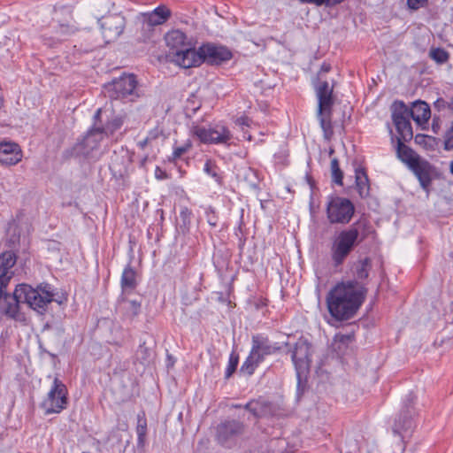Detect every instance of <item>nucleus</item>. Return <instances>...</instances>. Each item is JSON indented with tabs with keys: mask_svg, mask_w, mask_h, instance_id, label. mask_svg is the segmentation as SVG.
Masks as SVG:
<instances>
[{
	"mask_svg": "<svg viewBox=\"0 0 453 453\" xmlns=\"http://www.w3.org/2000/svg\"><path fill=\"white\" fill-rule=\"evenodd\" d=\"M264 357L265 355L252 345L249 357L241 367V372L248 375L253 374L257 365L264 360Z\"/></svg>",
	"mask_w": 453,
	"mask_h": 453,
	"instance_id": "25",
	"label": "nucleus"
},
{
	"mask_svg": "<svg viewBox=\"0 0 453 453\" xmlns=\"http://www.w3.org/2000/svg\"><path fill=\"white\" fill-rule=\"evenodd\" d=\"M149 355V349L144 344L140 345L138 349L136 350V357L138 359H141L142 361H145Z\"/></svg>",
	"mask_w": 453,
	"mask_h": 453,
	"instance_id": "42",
	"label": "nucleus"
},
{
	"mask_svg": "<svg viewBox=\"0 0 453 453\" xmlns=\"http://www.w3.org/2000/svg\"><path fill=\"white\" fill-rule=\"evenodd\" d=\"M67 404V388L65 385L55 378L53 385L49 391L47 397L43 400L42 406L46 414L59 413L66 408Z\"/></svg>",
	"mask_w": 453,
	"mask_h": 453,
	"instance_id": "5",
	"label": "nucleus"
},
{
	"mask_svg": "<svg viewBox=\"0 0 453 453\" xmlns=\"http://www.w3.org/2000/svg\"><path fill=\"white\" fill-rule=\"evenodd\" d=\"M102 113V109L99 108L95 116V124L93 127L88 132L87 135L84 137L83 140V146L85 149L89 150H93L96 149L100 143V142L104 138L103 134V129L101 127H98V121H100V117Z\"/></svg>",
	"mask_w": 453,
	"mask_h": 453,
	"instance_id": "18",
	"label": "nucleus"
},
{
	"mask_svg": "<svg viewBox=\"0 0 453 453\" xmlns=\"http://www.w3.org/2000/svg\"><path fill=\"white\" fill-rule=\"evenodd\" d=\"M408 116V108L403 103H399V106L392 113V119L399 134L397 140L401 139V141L407 142L413 136L412 127Z\"/></svg>",
	"mask_w": 453,
	"mask_h": 453,
	"instance_id": "11",
	"label": "nucleus"
},
{
	"mask_svg": "<svg viewBox=\"0 0 453 453\" xmlns=\"http://www.w3.org/2000/svg\"><path fill=\"white\" fill-rule=\"evenodd\" d=\"M330 70H331L330 65L323 64L321 65V68H320L319 72V77H320L322 75V73H328Z\"/></svg>",
	"mask_w": 453,
	"mask_h": 453,
	"instance_id": "49",
	"label": "nucleus"
},
{
	"mask_svg": "<svg viewBox=\"0 0 453 453\" xmlns=\"http://www.w3.org/2000/svg\"><path fill=\"white\" fill-rule=\"evenodd\" d=\"M356 187L361 197L369 195L370 185L366 173L364 169H356L355 171Z\"/></svg>",
	"mask_w": 453,
	"mask_h": 453,
	"instance_id": "27",
	"label": "nucleus"
},
{
	"mask_svg": "<svg viewBox=\"0 0 453 453\" xmlns=\"http://www.w3.org/2000/svg\"><path fill=\"white\" fill-rule=\"evenodd\" d=\"M22 159V150L19 145L13 142H0V164L4 165H14Z\"/></svg>",
	"mask_w": 453,
	"mask_h": 453,
	"instance_id": "15",
	"label": "nucleus"
},
{
	"mask_svg": "<svg viewBox=\"0 0 453 453\" xmlns=\"http://www.w3.org/2000/svg\"><path fill=\"white\" fill-rule=\"evenodd\" d=\"M121 310L123 316L127 319H134L141 311V302L122 298Z\"/></svg>",
	"mask_w": 453,
	"mask_h": 453,
	"instance_id": "28",
	"label": "nucleus"
},
{
	"mask_svg": "<svg viewBox=\"0 0 453 453\" xmlns=\"http://www.w3.org/2000/svg\"><path fill=\"white\" fill-rule=\"evenodd\" d=\"M192 134L196 135L203 143H222L227 144L232 139V134L227 127L221 125H216L212 128L195 127Z\"/></svg>",
	"mask_w": 453,
	"mask_h": 453,
	"instance_id": "7",
	"label": "nucleus"
},
{
	"mask_svg": "<svg viewBox=\"0 0 453 453\" xmlns=\"http://www.w3.org/2000/svg\"><path fill=\"white\" fill-rule=\"evenodd\" d=\"M325 5L326 6H332L337 4L342 3L343 0H325Z\"/></svg>",
	"mask_w": 453,
	"mask_h": 453,
	"instance_id": "52",
	"label": "nucleus"
},
{
	"mask_svg": "<svg viewBox=\"0 0 453 453\" xmlns=\"http://www.w3.org/2000/svg\"><path fill=\"white\" fill-rule=\"evenodd\" d=\"M365 292L357 281L336 285L326 296L329 313L339 321L349 319L361 306Z\"/></svg>",
	"mask_w": 453,
	"mask_h": 453,
	"instance_id": "1",
	"label": "nucleus"
},
{
	"mask_svg": "<svg viewBox=\"0 0 453 453\" xmlns=\"http://www.w3.org/2000/svg\"><path fill=\"white\" fill-rule=\"evenodd\" d=\"M22 288L18 285L12 295L4 291L3 302L0 303V311L7 318L16 321L26 320L24 313L20 311L19 305L25 303Z\"/></svg>",
	"mask_w": 453,
	"mask_h": 453,
	"instance_id": "6",
	"label": "nucleus"
},
{
	"mask_svg": "<svg viewBox=\"0 0 453 453\" xmlns=\"http://www.w3.org/2000/svg\"><path fill=\"white\" fill-rule=\"evenodd\" d=\"M418 138H424V136L423 135H417L416 136V140H418Z\"/></svg>",
	"mask_w": 453,
	"mask_h": 453,
	"instance_id": "57",
	"label": "nucleus"
},
{
	"mask_svg": "<svg viewBox=\"0 0 453 453\" xmlns=\"http://www.w3.org/2000/svg\"><path fill=\"white\" fill-rule=\"evenodd\" d=\"M203 170L207 174L211 175V177L216 178L217 180L219 179L216 172L211 169V162L210 160L206 161Z\"/></svg>",
	"mask_w": 453,
	"mask_h": 453,
	"instance_id": "44",
	"label": "nucleus"
},
{
	"mask_svg": "<svg viewBox=\"0 0 453 453\" xmlns=\"http://www.w3.org/2000/svg\"><path fill=\"white\" fill-rule=\"evenodd\" d=\"M355 212L350 200L340 196L334 197L326 208L327 219L332 224H348Z\"/></svg>",
	"mask_w": 453,
	"mask_h": 453,
	"instance_id": "4",
	"label": "nucleus"
},
{
	"mask_svg": "<svg viewBox=\"0 0 453 453\" xmlns=\"http://www.w3.org/2000/svg\"><path fill=\"white\" fill-rule=\"evenodd\" d=\"M444 104V101H443V100H441V99H439V100H437V101L435 102V104H435V106H437V107H441V104Z\"/></svg>",
	"mask_w": 453,
	"mask_h": 453,
	"instance_id": "54",
	"label": "nucleus"
},
{
	"mask_svg": "<svg viewBox=\"0 0 453 453\" xmlns=\"http://www.w3.org/2000/svg\"><path fill=\"white\" fill-rule=\"evenodd\" d=\"M211 225L215 226L216 224L213 222L209 221Z\"/></svg>",
	"mask_w": 453,
	"mask_h": 453,
	"instance_id": "59",
	"label": "nucleus"
},
{
	"mask_svg": "<svg viewBox=\"0 0 453 453\" xmlns=\"http://www.w3.org/2000/svg\"><path fill=\"white\" fill-rule=\"evenodd\" d=\"M190 214V211L187 208L180 211V217L185 224L188 221Z\"/></svg>",
	"mask_w": 453,
	"mask_h": 453,
	"instance_id": "48",
	"label": "nucleus"
},
{
	"mask_svg": "<svg viewBox=\"0 0 453 453\" xmlns=\"http://www.w3.org/2000/svg\"><path fill=\"white\" fill-rule=\"evenodd\" d=\"M158 135H159V131L157 129H154L150 132L148 137L150 141H152V140L157 139L158 137Z\"/></svg>",
	"mask_w": 453,
	"mask_h": 453,
	"instance_id": "50",
	"label": "nucleus"
},
{
	"mask_svg": "<svg viewBox=\"0 0 453 453\" xmlns=\"http://www.w3.org/2000/svg\"><path fill=\"white\" fill-rule=\"evenodd\" d=\"M444 149L447 150H453V124L445 134Z\"/></svg>",
	"mask_w": 453,
	"mask_h": 453,
	"instance_id": "41",
	"label": "nucleus"
},
{
	"mask_svg": "<svg viewBox=\"0 0 453 453\" xmlns=\"http://www.w3.org/2000/svg\"><path fill=\"white\" fill-rule=\"evenodd\" d=\"M238 365V356L232 353L229 357L228 365L226 371V378H229L236 370Z\"/></svg>",
	"mask_w": 453,
	"mask_h": 453,
	"instance_id": "40",
	"label": "nucleus"
},
{
	"mask_svg": "<svg viewBox=\"0 0 453 453\" xmlns=\"http://www.w3.org/2000/svg\"><path fill=\"white\" fill-rule=\"evenodd\" d=\"M251 405H252V403H247V404L245 405V408H246L247 410H250V411H252L254 414H256V413H255V411L251 408Z\"/></svg>",
	"mask_w": 453,
	"mask_h": 453,
	"instance_id": "53",
	"label": "nucleus"
},
{
	"mask_svg": "<svg viewBox=\"0 0 453 453\" xmlns=\"http://www.w3.org/2000/svg\"><path fill=\"white\" fill-rule=\"evenodd\" d=\"M200 50L203 57V62H207L211 65H219L232 58L231 51L223 46L204 44L200 47Z\"/></svg>",
	"mask_w": 453,
	"mask_h": 453,
	"instance_id": "13",
	"label": "nucleus"
},
{
	"mask_svg": "<svg viewBox=\"0 0 453 453\" xmlns=\"http://www.w3.org/2000/svg\"><path fill=\"white\" fill-rule=\"evenodd\" d=\"M171 60L182 68H191L203 63L201 50H196L192 44L185 47L180 51H176Z\"/></svg>",
	"mask_w": 453,
	"mask_h": 453,
	"instance_id": "12",
	"label": "nucleus"
},
{
	"mask_svg": "<svg viewBox=\"0 0 453 453\" xmlns=\"http://www.w3.org/2000/svg\"><path fill=\"white\" fill-rule=\"evenodd\" d=\"M403 142L404 141H401V139H398L397 141V155L401 161L410 166L419 157V156L411 148L406 146Z\"/></svg>",
	"mask_w": 453,
	"mask_h": 453,
	"instance_id": "26",
	"label": "nucleus"
},
{
	"mask_svg": "<svg viewBox=\"0 0 453 453\" xmlns=\"http://www.w3.org/2000/svg\"><path fill=\"white\" fill-rule=\"evenodd\" d=\"M139 15L156 29L157 26L164 24L170 18L171 11L161 5L150 12H143Z\"/></svg>",
	"mask_w": 453,
	"mask_h": 453,
	"instance_id": "22",
	"label": "nucleus"
},
{
	"mask_svg": "<svg viewBox=\"0 0 453 453\" xmlns=\"http://www.w3.org/2000/svg\"><path fill=\"white\" fill-rule=\"evenodd\" d=\"M22 288L25 303H27L32 309L44 311L45 306L50 303L53 299V294L46 290L45 288H39L35 289L27 284H19Z\"/></svg>",
	"mask_w": 453,
	"mask_h": 453,
	"instance_id": "9",
	"label": "nucleus"
},
{
	"mask_svg": "<svg viewBox=\"0 0 453 453\" xmlns=\"http://www.w3.org/2000/svg\"><path fill=\"white\" fill-rule=\"evenodd\" d=\"M318 117L319 119L320 127L324 132V136L329 139L333 134V128L331 125V109L324 111L322 113L318 111Z\"/></svg>",
	"mask_w": 453,
	"mask_h": 453,
	"instance_id": "31",
	"label": "nucleus"
},
{
	"mask_svg": "<svg viewBox=\"0 0 453 453\" xmlns=\"http://www.w3.org/2000/svg\"><path fill=\"white\" fill-rule=\"evenodd\" d=\"M449 107L453 111V98L450 99V102L449 103Z\"/></svg>",
	"mask_w": 453,
	"mask_h": 453,
	"instance_id": "55",
	"label": "nucleus"
},
{
	"mask_svg": "<svg viewBox=\"0 0 453 453\" xmlns=\"http://www.w3.org/2000/svg\"><path fill=\"white\" fill-rule=\"evenodd\" d=\"M191 147V141L187 140L181 146L174 148L171 160L175 161L176 159L180 158L184 153L188 152Z\"/></svg>",
	"mask_w": 453,
	"mask_h": 453,
	"instance_id": "38",
	"label": "nucleus"
},
{
	"mask_svg": "<svg viewBox=\"0 0 453 453\" xmlns=\"http://www.w3.org/2000/svg\"><path fill=\"white\" fill-rule=\"evenodd\" d=\"M78 28L67 23H64L61 21H58V23L53 24V32L52 35L44 34L45 40H53L54 42H62L65 40L68 36L73 35Z\"/></svg>",
	"mask_w": 453,
	"mask_h": 453,
	"instance_id": "21",
	"label": "nucleus"
},
{
	"mask_svg": "<svg viewBox=\"0 0 453 453\" xmlns=\"http://www.w3.org/2000/svg\"><path fill=\"white\" fill-rule=\"evenodd\" d=\"M151 141L149 139V137L147 136L144 140L138 142V145L141 149H144L147 144H149Z\"/></svg>",
	"mask_w": 453,
	"mask_h": 453,
	"instance_id": "51",
	"label": "nucleus"
},
{
	"mask_svg": "<svg viewBox=\"0 0 453 453\" xmlns=\"http://www.w3.org/2000/svg\"><path fill=\"white\" fill-rule=\"evenodd\" d=\"M450 173L453 174V161L450 164Z\"/></svg>",
	"mask_w": 453,
	"mask_h": 453,
	"instance_id": "56",
	"label": "nucleus"
},
{
	"mask_svg": "<svg viewBox=\"0 0 453 453\" xmlns=\"http://www.w3.org/2000/svg\"><path fill=\"white\" fill-rule=\"evenodd\" d=\"M136 432L138 435V446L143 447L145 444V437L147 432V424L145 419H138Z\"/></svg>",
	"mask_w": 453,
	"mask_h": 453,
	"instance_id": "36",
	"label": "nucleus"
},
{
	"mask_svg": "<svg viewBox=\"0 0 453 453\" xmlns=\"http://www.w3.org/2000/svg\"><path fill=\"white\" fill-rule=\"evenodd\" d=\"M429 57L438 64H444L449 59V53L441 48H435L430 50Z\"/></svg>",
	"mask_w": 453,
	"mask_h": 453,
	"instance_id": "33",
	"label": "nucleus"
},
{
	"mask_svg": "<svg viewBox=\"0 0 453 453\" xmlns=\"http://www.w3.org/2000/svg\"><path fill=\"white\" fill-rule=\"evenodd\" d=\"M138 82L134 74H126L114 79L111 82L104 85L105 95L111 99H128L134 101L140 96L137 88Z\"/></svg>",
	"mask_w": 453,
	"mask_h": 453,
	"instance_id": "3",
	"label": "nucleus"
},
{
	"mask_svg": "<svg viewBox=\"0 0 453 453\" xmlns=\"http://www.w3.org/2000/svg\"><path fill=\"white\" fill-rule=\"evenodd\" d=\"M16 263V256L12 251L4 252L0 255V298L4 295V289L6 288L13 273L11 271Z\"/></svg>",
	"mask_w": 453,
	"mask_h": 453,
	"instance_id": "14",
	"label": "nucleus"
},
{
	"mask_svg": "<svg viewBox=\"0 0 453 453\" xmlns=\"http://www.w3.org/2000/svg\"><path fill=\"white\" fill-rule=\"evenodd\" d=\"M136 39L142 42H149L152 41L156 29L147 21L143 20L140 15L135 19Z\"/></svg>",
	"mask_w": 453,
	"mask_h": 453,
	"instance_id": "24",
	"label": "nucleus"
},
{
	"mask_svg": "<svg viewBox=\"0 0 453 453\" xmlns=\"http://www.w3.org/2000/svg\"><path fill=\"white\" fill-rule=\"evenodd\" d=\"M409 115L417 124H426L431 116L430 107L426 102L417 101L412 104Z\"/></svg>",
	"mask_w": 453,
	"mask_h": 453,
	"instance_id": "23",
	"label": "nucleus"
},
{
	"mask_svg": "<svg viewBox=\"0 0 453 453\" xmlns=\"http://www.w3.org/2000/svg\"><path fill=\"white\" fill-rule=\"evenodd\" d=\"M331 173L333 180L338 185H342L343 173L340 169L337 158H333L331 161Z\"/></svg>",
	"mask_w": 453,
	"mask_h": 453,
	"instance_id": "35",
	"label": "nucleus"
},
{
	"mask_svg": "<svg viewBox=\"0 0 453 453\" xmlns=\"http://www.w3.org/2000/svg\"><path fill=\"white\" fill-rule=\"evenodd\" d=\"M315 88L319 101V112L322 113L324 111H329L334 104L333 87H329L328 82L325 81L319 82Z\"/></svg>",
	"mask_w": 453,
	"mask_h": 453,
	"instance_id": "20",
	"label": "nucleus"
},
{
	"mask_svg": "<svg viewBox=\"0 0 453 453\" xmlns=\"http://www.w3.org/2000/svg\"><path fill=\"white\" fill-rule=\"evenodd\" d=\"M299 2L303 3V4H315L317 6H321L323 4H325V0H298Z\"/></svg>",
	"mask_w": 453,
	"mask_h": 453,
	"instance_id": "45",
	"label": "nucleus"
},
{
	"mask_svg": "<svg viewBox=\"0 0 453 453\" xmlns=\"http://www.w3.org/2000/svg\"><path fill=\"white\" fill-rule=\"evenodd\" d=\"M369 265L370 261L368 258H365V260L361 261L356 269V275L360 280H365L369 275Z\"/></svg>",
	"mask_w": 453,
	"mask_h": 453,
	"instance_id": "37",
	"label": "nucleus"
},
{
	"mask_svg": "<svg viewBox=\"0 0 453 453\" xmlns=\"http://www.w3.org/2000/svg\"><path fill=\"white\" fill-rule=\"evenodd\" d=\"M136 286V273L135 271L130 267L127 266L121 276V288L124 291L129 289L133 290Z\"/></svg>",
	"mask_w": 453,
	"mask_h": 453,
	"instance_id": "29",
	"label": "nucleus"
},
{
	"mask_svg": "<svg viewBox=\"0 0 453 453\" xmlns=\"http://www.w3.org/2000/svg\"><path fill=\"white\" fill-rule=\"evenodd\" d=\"M334 153V150H330L329 154L332 155Z\"/></svg>",
	"mask_w": 453,
	"mask_h": 453,
	"instance_id": "58",
	"label": "nucleus"
},
{
	"mask_svg": "<svg viewBox=\"0 0 453 453\" xmlns=\"http://www.w3.org/2000/svg\"><path fill=\"white\" fill-rule=\"evenodd\" d=\"M412 421L411 418H404L403 422L401 419L397 420L394 426V432L400 434L403 430H408L411 427Z\"/></svg>",
	"mask_w": 453,
	"mask_h": 453,
	"instance_id": "39",
	"label": "nucleus"
},
{
	"mask_svg": "<svg viewBox=\"0 0 453 453\" xmlns=\"http://www.w3.org/2000/svg\"><path fill=\"white\" fill-rule=\"evenodd\" d=\"M155 174H156V178L159 179V180H163V179H165L167 177L166 173L164 172L160 167H157L156 168Z\"/></svg>",
	"mask_w": 453,
	"mask_h": 453,
	"instance_id": "47",
	"label": "nucleus"
},
{
	"mask_svg": "<svg viewBox=\"0 0 453 453\" xmlns=\"http://www.w3.org/2000/svg\"><path fill=\"white\" fill-rule=\"evenodd\" d=\"M409 168L414 173V174L418 178L422 188L427 191L432 181L431 165L426 160L421 159L419 157L414 163H412L409 166Z\"/></svg>",
	"mask_w": 453,
	"mask_h": 453,
	"instance_id": "17",
	"label": "nucleus"
},
{
	"mask_svg": "<svg viewBox=\"0 0 453 453\" xmlns=\"http://www.w3.org/2000/svg\"><path fill=\"white\" fill-rule=\"evenodd\" d=\"M123 125V119L121 117H114L111 119L107 120L106 124L98 125V127H102L103 134L105 137H109L113 134L115 131L119 129Z\"/></svg>",
	"mask_w": 453,
	"mask_h": 453,
	"instance_id": "32",
	"label": "nucleus"
},
{
	"mask_svg": "<svg viewBox=\"0 0 453 453\" xmlns=\"http://www.w3.org/2000/svg\"><path fill=\"white\" fill-rule=\"evenodd\" d=\"M252 345L255 349H259L265 357L267 355H271L274 353L276 350L280 349V348H276L272 346L268 340L258 335H255L252 337Z\"/></svg>",
	"mask_w": 453,
	"mask_h": 453,
	"instance_id": "30",
	"label": "nucleus"
},
{
	"mask_svg": "<svg viewBox=\"0 0 453 453\" xmlns=\"http://www.w3.org/2000/svg\"><path fill=\"white\" fill-rule=\"evenodd\" d=\"M166 46L169 48V57L174 55L176 51H180L191 43L188 41L186 35L180 30H172L165 36Z\"/></svg>",
	"mask_w": 453,
	"mask_h": 453,
	"instance_id": "19",
	"label": "nucleus"
},
{
	"mask_svg": "<svg viewBox=\"0 0 453 453\" xmlns=\"http://www.w3.org/2000/svg\"><path fill=\"white\" fill-rule=\"evenodd\" d=\"M235 123L240 127H248L250 125V119L247 117H240L236 119Z\"/></svg>",
	"mask_w": 453,
	"mask_h": 453,
	"instance_id": "46",
	"label": "nucleus"
},
{
	"mask_svg": "<svg viewBox=\"0 0 453 453\" xmlns=\"http://www.w3.org/2000/svg\"><path fill=\"white\" fill-rule=\"evenodd\" d=\"M427 0H407V5L411 10H418L425 6Z\"/></svg>",
	"mask_w": 453,
	"mask_h": 453,
	"instance_id": "43",
	"label": "nucleus"
},
{
	"mask_svg": "<svg viewBox=\"0 0 453 453\" xmlns=\"http://www.w3.org/2000/svg\"><path fill=\"white\" fill-rule=\"evenodd\" d=\"M354 340L353 334H337L334 338V346L335 349L342 350V345H348Z\"/></svg>",
	"mask_w": 453,
	"mask_h": 453,
	"instance_id": "34",
	"label": "nucleus"
},
{
	"mask_svg": "<svg viewBox=\"0 0 453 453\" xmlns=\"http://www.w3.org/2000/svg\"><path fill=\"white\" fill-rule=\"evenodd\" d=\"M242 432L243 426L242 423L235 420L226 421L218 426L217 440L219 443L226 444Z\"/></svg>",
	"mask_w": 453,
	"mask_h": 453,
	"instance_id": "16",
	"label": "nucleus"
},
{
	"mask_svg": "<svg viewBox=\"0 0 453 453\" xmlns=\"http://www.w3.org/2000/svg\"><path fill=\"white\" fill-rule=\"evenodd\" d=\"M359 231L357 224L342 231L334 240L331 247V256L334 265H342L353 248L361 242L358 240Z\"/></svg>",
	"mask_w": 453,
	"mask_h": 453,
	"instance_id": "2",
	"label": "nucleus"
},
{
	"mask_svg": "<svg viewBox=\"0 0 453 453\" xmlns=\"http://www.w3.org/2000/svg\"><path fill=\"white\" fill-rule=\"evenodd\" d=\"M102 35L106 43H109L117 38L123 33L126 19L120 14H111L104 17L99 20Z\"/></svg>",
	"mask_w": 453,
	"mask_h": 453,
	"instance_id": "10",
	"label": "nucleus"
},
{
	"mask_svg": "<svg viewBox=\"0 0 453 453\" xmlns=\"http://www.w3.org/2000/svg\"><path fill=\"white\" fill-rule=\"evenodd\" d=\"M311 345L305 339H299L292 351V361L296 370L298 379L308 372L311 363Z\"/></svg>",
	"mask_w": 453,
	"mask_h": 453,
	"instance_id": "8",
	"label": "nucleus"
}]
</instances>
